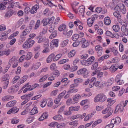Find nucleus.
<instances>
[{
	"mask_svg": "<svg viewBox=\"0 0 128 128\" xmlns=\"http://www.w3.org/2000/svg\"><path fill=\"white\" fill-rule=\"evenodd\" d=\"M9 75L8 74H6L2 77V81H9Z\"/></svg>",
	"mask_w": 128,
	"mask_h": 128,
	"instance_id": "27",
	"label": "nucleus"
},
{
	"mask_svg": "<svg viewBox=\"0 0 128 128\" xmlns=\"http://www.w3.org/2000/svg\"><path fill=\"white\" fill-rule=\"evenodd\" d=\"M38 112V110L37 108L36 107H34L31 110L30 112L29 113V115H33L37 113Z\"/></svg>",
	"mask_w": 128,
	"mask_h": 128,
	"instance_id": "18",
	"label": "nucleus"
},
{
	"mask_svg": "<svg viewBox=\"0 0 128 128\" xmlns=\"http://www.w3.org/2000/svg\"><path fill=\"white\" fill-rule=\"evenodd\" d=\"M104 22L106 25H109L111 23V21L110 18L108 17H106L104 19Z\"/></svg>",
	"mask_w": 128,
	"mask_h": 128,
	"instance_id": "24",
	"label": "nucleus"
},
{
	"mask_svg": "<svg viewBox=\"0 0 128 128\" xmlns=\"http://www.w3.org/2000/svg\"><path fill=\"white\" fill-rule=\"evenodd\" d=\"M80 108V107L78 106H71L70 107L69 109V110H70L71 112L72 111H78Z\"/></svg>",
	"mask_w": 128,
	"mask_h": 128,
	"instance_id": "33",
	"label": "nucleus"
},
{
	"mask_svg": "<svg viewBox=\"0 0 128 128\" xmlns=\"http://www.w3.org/2000/svg\"><path fill=\"white\" fill-rule=\"evenodd\" d=\"M78 91V90L77 89H75L74 88L72 89H69L68 92L70 93L73 92H75Z\"/></svg>",
	"mask_w": 128,
	"mask_h": 128,
	"instance_id": "61",
	"label": "nucleus"
},
{
	"mask_svg": "<svg viewBox=\"0 0 128 128\" xmlns=\"http://www.w3.org/2000/svg\"><path fill=\"white\" fill-rule=\"evenodd\" d=\"M28 46V42L26 40L23 44L22 47L25 49L28 48H29Z\"/></svg>",
	"mask_w": 128,
	"mask_h": 128,
	"instance_id": "58",
	"label": "nucleus"
},
{
	"mask_svg": "<svg viewBox=\"0 0 128 128\" xmlns=\"http://www.w3.org/2000/svg\"><path fill=\"white\" fill-rule=\"evenodd\" d=\"M58 39H54L52 40L50 43V47L52 49L54 47H57L58 45Z\"/></svg>",
	"mask_w": 128,
	"mask_h": 128,
	"instance_id": "6",
	"label": "nucleus"
},
{
	"mask_svg": "<svg viewBox=\"0 0 128 128\" xmlns=\"http://www.w3.org/2000/svg\"><path fill=\"white\" fill-rule=\"evenodd\" d=\"M14 98V96H4L2 98V100L3 101H6L10 100Z\"/></svg>",
	"mask_w": 128,
	"mask_h": 128,
	"instance_id": "16",
	"label": "nucleus"
},
{
	"mask_svg": "<svg viewBox=\"0 0 128 128\" xmlns=\"http://www.w3.org/2000/svg\"><path fill=\"white\" fill-rule=\"evenodd\" d=\"M41 65V63L40 62L36 63L32 67V68L34 70H36L38 69Z\"/></svg>",
	"mask_w": 128,
	"mask_h": 128,
	"instance_id": "28",
	"label": "nucleus"
},
{
	"mask_svg": "<svg viewBox=\"0 0 128 128\" xmlns=\"http://www.w3.org/2000/svg\"><path fill=\"white\" fill-rule=\"evenodd\" d=\"M38 8L39 7L38 5L36 4V5L32 7V8L30 10V13L32 14L36 13Z\"/></svg>",
	"mask_w": 128,
	"mask_h": 128,
	"instance_id": "25",
	"label": "nucleus"
},
{
	"mask_svg": "<svg viewBox=\"0 0 128 128\" xmlns=\"http://www.w3.org/2000/svg\"><path fill=\"white\" fill-rule=\"evenodd\" d=\"M80 97L81 96L79 94H77L74 96L73 98L74 101L76 102Z\"/></svg>",
	"mask_w": 128,
	"mask_h": 128,
	"instance_id": "36",
	"label": "nucleus"
},
{
	"mask_svg": "<svg viewBox=\"0 0 128 128\" xmlns=\"http://www.w3.org/2000/svg\"><path fill=\"white\" fill-rule=\"evenodd\" d=\"M66 26L65 24L60 25L58 27V30L60 31H63V32L64 34H66Z\"/></svg>",
	"mask_w": 128,
	"mask_h": 128,
	"instance_id": "11",
	"label": "nucleus"
},
{
	"mask_svg": "<svg viewBox=\"0 0 128 128\" xmlns=\"http://www.w3.org/2000/svg\"><path fill=\"white\" fill-rule=\"evenodd\" d=\"M40 46L38 45L35 46L34 49V50L35 51H39L40 50Z\"/></svg>",
	"mask_w": 128,
	"mask_h": 128,
	"instance_id": "62",
	"label": "nucleus"
},
{
	"mask_svg": "<svg viewBox=\"0 0 128 128\" xmlns=\"http://www.w3.org/2000/svg\"><path fill=\"white\" fill-rule=\"evenodd\" d=\"M19 121V120L18 119H13L11 121V123L13 124H16L18 123Z\"/></svg>",
	"mask_w": 128,
	"mask_h": 128,
	"instance_id": "57",
	"label": "nucleus"
},
{
	"mask_svg": "<svg viewBox=\"0 0 128 128\" xmlns=\"http://www.w3.org/2000/svg\"><path fill=\"white\" fill-rule=\"evenodd\" d=\"M78 75H81L84 76L88 74V71L86 68H81L78 70L76 72Z\"/></svg>",
	"mask_w": 128,
	"mask_h": 128,
	"instance_id": "3",
	"label": "nucleus"
},
{
	"mask_svg": "<svg viewBox=\"0 0 128 128\" xmlns=\"http://www.w3.org/2000/svg\"><path fill=\"white\" fill-rule=\"evenodd\" d=\"M81 118V119H82V116L80 114H77L72 116L71 119H72L73 120H74L76 118Z\"/></svg>",
	"mask_w": 128,
	"mask_h": 128,
	"instance_id": "43",
	"label": "nucleus"
},
{
	"mask_svg": "<svg viewBox=\"0 0 128 128\" xmlns=\"http://www.w3.org/2000/svg\"><path fill=\"white\" fill-rule=\"evenodd\" d=\"M6 3L7 2H6L1 3L0 4V9L2 10L6 8L5 6L6 4Z\"/></svg>",
	"mask_w": 128,
	"mask_h": 128,
	"instance_id": "45",
	"label": "nucleus"
},
{
	"mask_svg": "<svg viewBox=\"0 0 128 128\" xmlns=\"http://www.w3.org/2000/svg\"><path fill=\"white\" fill-rule=\"evenodd\" d=\"M113 110L111 108H108L105 110H103L102 112L103 114H105L108 113L105 116V117L107 118L110 115H111L113 112Z\"/></svg>",
	"mask_w": 128,
	"mask_h": 128,
	"instance_id": "2",
	"label": "nucleus"
},
{
	"mask_svg": "<svg viewBox=\"0 0 128 128\" xmlns=\"http://www.w3.org/2000/svg\"><path fill=\"white\" fill-rule=\"evenodd\" d=\"M57 34V32L56 31H54L52 32V33L50 36V38H53L54 37L56 36Z\"/></svg>",
	"mask_w": 128,
	"mask_h": 128,
	"instance_id": "51",
	"label": "nucleus"
},
{
	"mask_svg": "<svg viewBox=\"0 0 128 128\" xmlns=\"http://www.w3.org/2000/svg\"><path fill=\"white\" fill-rule=\"evenodd\" d=\"M106 99L105 95L103 93L99 94L96 95L94 99V101L95 102H102L105 101Z\"/></svg>",
	"mask_w": 128,
	"mask_h": 128,
	"instance_id": "1",
	"label": "nucleus"
},
{
	"mask_svg": "<svg viewBox=\"0 0 128 128\" xmlns=\"http://www.w3.org/2000/svg\"><path fill=\"white\" fill-rule=\"evenodd\" d=\"M14 11L12 10H10L8 11L6 13L4 16L5 17L9 18L14 14Z\"/></svg>",
	"mask_w": 128,
	"mask_h": 128,
	"instance_id": "13",
	"label": "nucleus"
},
{
	"mask_svg": "<svg viewBox=\"0 0 128 128\" xmlns=\"http://www.w3.org/2000/svg\"><path fill=\"white\" fill-rule=\"evenodd\" d=\"M3 52L4 55H5L6 56H8L10 54L11 51L10 49H8L5 50H3Z\"/></svg>",
	"mask_w": 128,
	"mask_h": 128,
	"instance_id": "40",
	"label": "nucleus"
},
{
	"mask_svg": "<svg viewBox=\"0 0 128 128\" xmlns=\"http://www.w3.org/2000/svg\"><path fill=\"white\" fill-rule=\"evenodd\" d=\"M68 40H64L63 41L61 44V46L62 47H64L66 46L68 44Z\"/></svg>",
	"mask_w": 128,
	"mask_h": 128,
	"instance_id": "49",
	"label": "nucleus"
},
{
	"mask_svg": "<svg viewBox=\"0 0 128 128\" xmlns=\"http://www.w3.org/2000/svg\"><path fill=\"white\" fill-rule=\"evenodd\" d=\"M120 10L122 14H124L126 12V10L125 6L123 4H120Z\"/></svg>",
	"mask_w": 128,
	"mask_h": 128,
	"instance_id": "14",
	"label": "nucleus"
},
{
	"mask_svg": "<svg viewBox=\"0 0 128 128\" xmlns=\"http://www.w3.org/2000/svg\"><path fill=\"white\" fill-rule=\"evenodd\" d=\"M109 57L108 55L104 56L98 59V61L100 62H101L103 61L104 59L108 58Z\"/></svg>",
	"mask_w": 128,
	"mask_h": 128,
	"instance_id": "32",
	"label": "nucleus"
},
{
	"mask_svg": "<svg viewBox=\"0 0 128 128\" xmlns=\"http://www.w3.org/2000/svg\"><path fill=\"white\" fill-rule=\"evenodd\" d=\"M32 56V54L31 52H29L28 53L26 57V59L28 60L30 59Z\"/></svg>",
	"mask_w": 128,
	"mask_h": 128,
	"instance_id": "41",
	"label": "nucleus"
},
{
	"mask_svg": "<svg viewBox=\"0 0 128 128\" xmlns=\"http://www.w3.org/2000/svg\"><path fill=\"white\" fill-rule=\"evenodd\" d=\"M19 110V109L17 108L16 107H14L9 110L7 112V113L8 114H10L11 113L14 114L17 112Z\"/></svg>",
	"mask_w": 128,
	"mask_h": 128,
	"instance_id": "9",
	"label": "nucleus"
},
{
	"mask_svg": "<svg viewBox=\"0 0 128 128\" xmlns=\"http://www.w3.org/2000/svg\"><path fill=\"white\" fill-rule=\"evenodd\" d=\"M48 116V114L47 113L45 112L38 119L39 121H42L44 119L46 118Z\"/></svg>",
	"mask_w": 128,
	"mask_h": 128,
	"instance_id": "20",
	"label": "nucleus"
},
{
	"mask_svg": "<svg viewBox=\"0 0 128 128\" xmlns=\"http://www.w3.org/2000/svg\"><path fill=\"white\" fill-rule=\"evenodd\" d=\"M66 93V91L64 90L58 96V98L61 99L64 96Z\"/></svg>",
	"mask_w": 128,
	"mask_h": 128,
	"instance_id": "54",
	"label": "nucleus"
},
{
	"mask_svg": "<svg viewBox=\"0 0 128 128\" xmlns=\"http://www.w3.org/2000/svg\"><path fill=\"white\" fill-rule=\"evenodd\" d=\"M48 74L44 76L40 79L39 80V82H42L45 81L48 78Z\"/></svg>",
	"mask_w": 128,
	"mask_h": 128,
	"instance_id": "46",
	"label": "nucleus"
},
{
	"mask_svg": "<svg viewBox=\"0 0 128 128\" xmlns=\"http://www.w3.org/2000/svg\"><path fill=\"white\" fill-rule=\"evenodd\" d=\"M72 30H70L67 33H66L65 34L67 36V38L70 37L72 34Z\"/></svg>",
	"mask_w": 128,
	"mask_h": 128,
	"instance_id": "63",
	"label": "nucleus"
},
{
	"mask_svg": "<svg viewBox=\"0 0 128 128\" xmlns=\"http://www.w3.org/2000/svg\"><path fill=\"white\" fill-rule=\"evenodd\" d=\"M3 88L4 89L6 88L8 86L9 84V81H2Z\"/></svg>",
	"mask_w": 128,
	"mask_h": 128,
	"instance_id": "35",
	"label": "nucleus"
},
{
	"mask_svg": "<svg viewBox=\"0 0 128 128\" xmlns=\"http://www.w3.org/2000/svg\"><path fill=\"white\" fill-rule=\"evenodd\" d=\"M112 28L113 30L116 32H118L120 29L119 26L116 25L113 26Z\"/></svg>",
	"mask_w": 128,
	"mask_h": 128,
	"instance_id": "38",
	"label": "nucleus"
},
{
	"mask_svg": "<svg viewBox=\"0 0 128 128\" xmlns=\"http://www.w3.org/2000/svg\"><path fill=\"white\" fill-rule=\"evenodd\" d=\"M121 30L125 35L126 36L128 35V30L126 27L124 26L122 27L121 28Z\"/></svg>",
	"mask_w": 128,
	"mask_h": 128,
	"instance_id": "21",
	"label": "nucleus"
},
{
	"mask_svg": "<svg viewBox=\"0 0 128 128\" xmlns=\"http://www.w3.org/2000/svg\"><path fill=\"white\" fill-rule=\"evenodd\" d=\"M15 91V89L14 87H10L8 90V92L9 93H13Z\"/></svg>",
	"mask_w": 128,
	"mask_h": 128,
	"instance_id": "50",
	"label": "nucleus"
},
{
	"mask_svg": "<svg viewBox=\"0 0 128 128\" xmlns=\"http://www.w3.org/2000/svg\"><path fill=\"white\" fill-rule=\"evenodd\" d=\"M120 77L121 76L120 75H118L116 76L115 79V81L118 84L120 85L121 84L120 83V81H121V80H120Z\"/></svg>",
	"mask_w": 128,
	"mask_h": 128,
	"instance_id": "34",
	"label": "nucleus"
},
{
	"mask_svg": "<svg viewBox=\"0 0 128 128\" xmlns=\"http://www.w3.org/2000/svg\"><path fill=\"white\" fill-rule=\"evenodd\" d=\"M69 124L70 125H72L74 127L77 126L78 124V121L77 120H75L70 122Z\"/></svg>",
	"mask_w": 128,
	"mask_h": 128,
	"instance_id": "37",
	"label": "nucleus"
},
{
	"mask_svg": "<svg viewBox=\"0 0 128 128\" xmlns=\"http://www.w3.org/2000/svg\"><path fill=\"white\" fill-rule=\"evenodd\" d=\"M47 101V100H43L41 104H40L42 108L44 107L46 104Z\"/></svg>",
	"mask_w": 128,
	"mask_h": 128,
	"instance_id": "64",
	"label": "nucleus"
},
{
	"mask_svg": "<svg viewBox=\"0 0 128 128\" xmlns=\"http://www.w3.org/2000/svg\"><path fill=\"white\" fill-rule=\"evenodd\" d=\"M9 4H10L8 7V9L14 8V6H15L16 5H18L19 4L18 2L14 3L12 2L11 1L9 2Z\"/></svg>",
	"mask_w": 128,
	"mask_h": 128,
	"instance_id": "17",
	"label": "nucleus"
},
{
	"mask_svg": "<svg viewBox=\"0 0 128 128\" xmlns=\"http://www.w3.org/2000/svg\"><path fill=\"white\" fill-rule=\"evenodd\" d=\"M75 51L74 50H73L68 53V56L70 58L72 57L75 55Z\"/></svg>",
	"mask_w": 128,
	"mask_h": 128,
	"instance_id": "44",
	"label": "nucleus"
},
{
	"mask_svg": "<svg viewBox=\"0 0 128 128\" xmlns=\"http://www.w3.org/2000/svg\"><path fill=\"white\" fill-rule=\"evenodd\" d=\"M124 110V108L122 105L120 103V105H118L116 107L114 113H116L117 112H122Z\"/></svg>",
	"mask_w": 128,
	"mask_h": 128,
	"instance_id": "7",
	"label": "nucleus"
},
{
	"mask_svg": "<svg viewBox=\"0 0 128 128\" xmlns=\"http://www.w3.org/2000/svg\"><path fill=\"white\" fill-rule=\"evenodd\" d=\"M79 12L82 14H84V8L82 6L79 7Z\"/></svg>",
	"mask_w": 128,
	"mask_h": 128,
	"instance_id": "60",
	"label": "nucleus"
},
{
	"mask_svg": "<svg viewBox=\"0 0 128 128\" xmlns=\"http://www.w3.org/2000/svg\"><path fill=\"white\" fill-rule=\"evenodd\" d=\"M30 111V109L29 108L26 109L25 110L21 113V114L22 115H24L27 114Z\"/></svg>",
	"mask_w": 128,
	"mask_h": 128,
	"instance_id": "55",
	"label": "nucleus"
},
{
	"mask_svg": "<svg viewBox=\"0 0 128 128\" xmlns=\"http://www.w3.org/2000/svg\"><path fill=\"white\" fill-rule=\"evenodd\" d=\"M16 100L10 101L6 105V106L7 107H10L16 104Z\"/></svg>",
	"mask_w": 128,
	"mask_h": 128,
	"instance_id": "19",
	"label": "nucleus"
},
{
	"mask_svg": "<svg viewBox=\"0 0 128 128\" xmlns=\"http://www.w3.org/2000/svg\"><path fill=\"white\" fill-rule=\"evenodd\" d=\"M83 81L82 79L80 78H78L75 79L74 80V82L75 84L80 83Z\"/></svg>",
	"mask_w": 128,
	"mask_h": 128,
	"instance_id": "47",
	"label": "nucleus"
},
{
	"mask_svg": "<svg viewBox=\"0 0 128 128\" xmlns=\"http://www.w3.org/2000/svg\"><path fill=\"white\" fill-rule=\"evenodd\" d=\"M98 65L97 62H95L93 64L91 67V69L92 70H94L96 69Z\"/></svg>",
	"mask_w": 128,
	"mask_h": 128,
	"instance_id": "48",
	"label": "nucleus"
},
{
	"mask_svg": "<svg viewBox=\"0 0 128 128\" xmlns=\"http://www.w3.org/2000/svg\"><path fill=\"white\" fill-rule=\"evenodd\" d=\"M94 59V58L93 56H91L87 60L83 61V63L82 64L86 66H89L93 62Z\"/></svg>",
	"mask_w": 128,
	"mask_h": 128,
	"instance_id": "4",
	"label": "nucleus"
},
{
	"mask_svg": "<svg viewBox=\"0 0 128 128\" xmlns=\"http://www.w3.org/2000/svg\"><path fill=\"white\" fill-rule=\"evenodd\" d=\"M25 36H23V35L22 34L20 36L19 40L22 42L24 41L26 39V37H25Z\"/></svg>",
	"mask_w": 128,
	"mask_h": 128,
	"instance_id": "59",
	"label": "nucleus"
},
{
	"mask_svg": "<svg viewBox=\"0 0 128 128\" xmlns=\"http://www.w3.org/2000/svg\"><path fill=\"white\" fill-rule=\"evenodd\" d=\"M53 118L56 120H61L62 118V116L60 114H58L54 116Z\"/></svg>",
	"mask_w": 128,
	"mask_h": 128,
	"instance_id": "31",
	"label": "nucleus"
},
{
	"mask_svg": "<svg viewBox=\"0 0 128 128\" xmlns=\"http://www.w3.org/2000/svg\"><path fill=\"white\" fill-rule=\"evenodd\" d=\"M20 78V77L18 76H15L12 80V83L13 84L15 83Z\"/></svg>",
	"mask_w": 128,
	"mask_h": 128,
	"instance_id": "56",
	"label": "nucleus"
},
{
	"mask_svg": "<svg viewBox=\"0 0 128 128\" xmlns=\"http://www.w3.org/2000/svg\"><path fill=\"white\" fill-rule=\"evenodd\" d=\"M113 14L117 19L118 18H120L121 17V16L120 14L118 12H114L113 13Z\"/></svg>",
	"mask_w": 128,
	"mask_h": 128,
	"instance_id": "53",
	"label": "nucleus"
},
{
	"mask_svg": "<svg viewBox=\"0 0 128 128\" xmlns=\"http://www.w3.org/2000/svg\"><path fill=\"white\" fill-rule=\"evenodd\" d=\"M34 118V116L31 117L30 116L29 118H28L26 122L28 124H30L32 122Z\"/></svg>",
	"mask_w": 128,
	"mask_h": 128,
	"instance_id": "42",
	"label": "nucleus"
},
{
	"mask_svg": "<svg viewBox=\"0 0 128 128\" xmlns=\"http://www.w3.org/2000/svg\"><path fill=\"white\" fill-rule=\"evenodd\" d=\"M94 22L90 18H88L87 20V24L89 27H91L92 26Z\"/></svg>",
	"mask_w": 128,
	"mask_h": 128,
	"instance_id": "29",
	"label": "nucleus"
},
{
	"mask_svg": "<svg viewBox=\"0 0 128 128\" xmlns=\"http://www.w3.org/2000/svg\"><path fill=\"white\" fill-rule=\"evenodd\" d=\"M62 55L61 54H59L56 55V56L53 58V60L54 61H56L60 59L62 56Z\"/></svg>",
	"mask_w": 128,
	"mask_h": 128,
	"instance_id": "30",
	"label": "nucleus"
},
{
	"mask_svg": "<svg viewBox=\"0 0 128 128\" xmlns=\"http://www.w3.org/2000/svg\"><path fill=\"white\" fill-rule=\"evenodd\" d=\"M36 40H38V43L40 44L44 42L46 40V38L43 36L39 34L35 38Z\"/></svg>",
	"mask_w": 128,
	"mask_h": 128,
	"instance_id": "5",
	"label": "nucleus"
},
{
	"mask_svg": "<svg viewBox=\"0 0 128 128\" xmlns=\"http://www.w3.org/2000/svg\"><path fill=\"white\" fill-rule=\"evenodd\" d=\"M41 23L43 24V25L44 26H46L48 24H49V22L48 19L46 18H44L41 21Z\"/></svg>",
	"mask_w": 128,
	"mask_h": 128,
	"instance_id": "26",
	"label": "nucleus"
},
{
	"mask_svg": "<svg viewBox=\"0 0 128 128\" xmlns=\"http://www.w3.org/2000/svg\"><path fill=\"white\" fill-rule=\"evenodd\" d=\"M32 28V26H31L27 27L26 29H25L22 32V35L23 36H26L30 32Z\"/></svg>",
	"mask_w": 128,
	"mask_h": 128,
	"instance_id": "10",
	"label": "nucleus"
},
{
	"mask_svg": "<svg viewBox=\"0 0 128 128\" xmlns=\"http://www.w3.org/2000/svg\"><path fill=\"white\" fill-rule=\"evenodd\" d=\"M54 56L55 55L54 53H52L50 54L46 59L47 62L49 63L52 60L53 58H54Z\"/></svg>",
	"mask_w": 128,
	"mask_h": 128,
	"instance_id": "22",
	"label": "nucleus"
},
{
	"mask_svg": "<svg viewBox=\"0 0 128 128\" xmlns=\"http://www.w3.org/2000/svg\"><path fill=\"white\" fill-rule=\"evenodd\" d=\"M105 34L106 36H110L112 38L114 36V35L113 34L110 32L108 30L106 32Z\"/></svg>",
	"mask_w": 128,
	"mask_h": 128,
	"instance_id": "52",
	"label": "nucleus"
},
{
	"mask_svg": "<svg viewBox=\"0 0 128 128\" xmlns=\"http://www.w3.org/2000/svg\"><path fill=\"white\" fill-rule=\"evenodd\" d=\"M79 38V36L78 34H75L72 36V40L74 41H76Z\"/></svg>",
	"mask_w": 128,
	"mask_h": 128,
	"instance_id": "39",
	"label": "nucleus"
},
{
	"mask_svg": "<svg viewBox=\"0 0 128 128\" xmlns=\"http://www.w3.org/2000/svg\"><path fill=\"white\" fill-rule=\"evenodd\" d=\"M118 68L115 64L112 65L109 68V70L110 72L111 73H114L116 70Z\"/></svg>",
	"mask_w": 128,
	"mask_h": 128,
	"instance_id": "15",
	"label": "nucleus"
},
{
	"mask_svg": "<svg viewBox=\"0 0 128 128\" xmlns=\"http://www.w3.org/2000/svg\"><path fill=\"white\" fill-rule=\"evenodd\" d=\"M82 45L81 47L82 48H86L89 45V42L86 41L84 38H82L81 40Z\"/></svg>",
	"mask_w": 128,
	"mask_h": 128,
	"instance_id": "8",
	"label": "nucleus"
},
{
	"mask_svg": "<svg viewBox=\"0 0 128 128\" xmlns=\"http://www.w3.org/2000/svg\"><path fill=\"white\" fill-rule=\"evenodd\" d=\"M47 44H44V49L43 50L42 52L43 53L46 52H49V50L48 49L49 45V42L48 41H46V43Z\"/></svg>",
	"mask_w": 128,
	"mask_h": 128,
	"instance_id": "12",
	"label": "nucleus"
},
{
	"mask_svg": "<svg viewBox=\"0 0 128 128\" xmlns=\"http://www.w3.org/2000/svg\"><path fill=\"white\" fill-rule=\"evenodd\" d=\"M114 81V79L113 78H111L109 79L107 82L106 83V85L108 86H111L113 83Z\"/></svg>",
	"mask_w": 128,
	"mask_h": 128,
	"instance_id": "23",
	"label": "nucleus"
}]
</instances>
